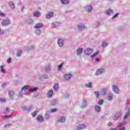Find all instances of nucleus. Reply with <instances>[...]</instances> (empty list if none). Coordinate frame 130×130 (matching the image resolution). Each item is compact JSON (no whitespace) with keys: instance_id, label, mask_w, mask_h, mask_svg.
Wrapping results in <instances>:
<instances>
[{"instance_id":"obj_40","label":"nucleus","mask_w":130,"mask_h":130,"mask_svg":"<svg viewBox=\"0 0 130 130\" xmlns=\"http://www.w3.org/2000/svg\"><path fill=\"white\" fill-rule=\"evenodd\" d=\"M37 113H38V111H35V112H32L31 113V115H32V117H35L36 116V115H37Z\"/></svg>"},{"instance_id":"obj_12","label":"nucleus","mask_w":130,"mask_h":130,"mask_svg":"<svg viewBox=\"0 0 130 130\" xmlns=\"http://www.w3.org/2000/svg\"><path fill=\"white\" fill-rule=\"evenodd\" d=\"M58 122H64L66 121V118L62 116L57 117Z\"/></svg>"},{"instance_id":"obj_4","label":"nucleus","mask_w":130,"mask_h":130,"mask_svg":"<svg viewBox=\"0 0 130 130\" xmlns=\"http://www.w3.org/2000/svg\"><path fill=\"white\" fill-rule=\"evenodd\" d=\"M72 77L73 74H66L63 75L64 80H65V81H70Z\"/></svg>"},{"instance_id":"obj_26","label":"nucleus","mask_w":130,"mask_h":130,"mask_svg":"<svg viewBox=\"0 0 130 130\" xmlns=\"http://www.w3.org/2000/svg\"><path fill=\"white\" fill-rule=\"evenodd\" d=\"M113 99V94L112 93H110V94H108L107 95V100L108 101H111Z\"/></svg>"},{"instance_id":"obj_52","label":"nucleus","mask_w":130,"mask_h":130,"mask_svg":"<svg viewBox=\"0 0 130 130\" xmlns=\"http://www.w3.org/2000/svg\"><path fill=\"white\" fill-rule=\"evenodd\" d=\"M5 34V32L3 30H2V29L0 28V35H3V34Z\"/></svg>"},{"instance_id":"obj_6","label":"nucleus","mask_w":130,"mask_h":130,"mask_svg":"<svg viewBox=\"0 0 130 130\" xmlns=\"http://www.w3.org/2000/svg\"><path fill=\"white\" fill-rule=\"evenodd\" d=\"M105 73V69L102 68L98 69L95 73V76H99V75H101L102 74H104Z\"/></svg>"},{"instance_id":"obj_55","label":"nucleus","mask_w":130,"mask_h":130,"mask_svg":"<svg viewBox=\"0 0 130 130\" xmlns=\"http://www.w3.org/2000/svg\"><path fill=\"white\" fill-rule=\"evenodd\" d=\"M4 110H5L6 112H10V109H9V108H6V109H4Z\"/></svg>"},{"instance_id":"obj_34","label":"nucleus","mask_w":130,"mask_h":130,"mask_svg":"<svg viewBox=\"0 0 130 130\" xmlns=\"http://www.w3.org/2000/svg\"><path fill=\"white\" fill-rule=\"evenodd\" d=\"M51 105H56L57 104V101L56 100H54L51 101Z\"/></svg>"},{"instance_id":"obj_11","label":"nucleus","mask_w":130,"mask_h":130,"mask_svg":"<svg viewBox=\"0 0 130 130\" xmlns=\"http://www.w3.org/2000/svg\"><path fill=\"white\" fill-rule=\"evenodd\" d=\"M112 90L115 94H119V88L115 85H112Z\"/></svg>"},{"instance_id":"obj_44","label":"nucleus","mask_w":130,"mask_h":130,"mask_svg":"<svg viewBox=\"0 0 130 130\" xmlns=\"http://www.w3.org/2000/svg\"><path fill=\"white\" fill-rule=\"evenodd\" d=\"M36 34L37 35H40V34H41V31L40 30V29L36 30Z\"/></svg>"},{"instance_id":"obj_49","label":"nucleus","mask_w":130,"mask_h":130,"mask_svg":"<svg viewBox=\"0 0 130 130\" xmlns=\"http://www.w3.org/2000/svg\"><path fill=\"white\" fill-rule=\"evenodd\" d=\"M8 63H11L12 62V58H9L7 59Z\"/></svg>"},{"instance_id":"obj_31","label":"nucleus","mask_w":130,"mask_h":130,"mask_svg":"<svg viewBox=\"0 0 130 130\" xmlns=\"http://www.w3.org/2000/svg\"><path fill=\"white\" fill-rule=\"evenodd\" d=\"M22 55V50H18L16 54V56L19 57Z\"/></svg>"},{"instance_id":"obj_10","label":"nucleus","mask_w":130,"mask_h":130,"mask_svg":"<svg viewBox=\"0 0 130 130\" xmlns=\"http://www.w3.org/2000/svg\"><path fill=\"white\" fill-rule=\"evenodd\" d=\"M36 120L38 122H43V121H44V118L43 117V116L39 115L36 118Z\"/></svg>"},{"instance_id":"obj_3","label":"nucleus","mask_w":130,"mask_h":130,"mask_svg":"<svg viewBox=\"0 0 130 130\" xmlns=\"http://www.w3.org/2000/svg\"><path fill=\"white\" fill-rule=\"evenodd\" d=\"M120 116H121V112L120 111L117 112L114 114V116L113 117V119L115 121H116V120H118V119L119 117H120Z\"/></svg>"},{"instance_id":"obj_1","label":"nucleus","mask_w":130,"mask_h":130,"mask_svg":"<svg viewBox=\"0 0 130 130\" xmlns=\"http://www.w3.org/2000/svg\"><path fill=\"white\" fill-rule=\"evenodd\" d=\"M11 24V20L8 18H5L3 19L1 22V24L2 26H8V25H10Z\"/></svg>"},{"instance_id":"obj_45","label":"nucleus","mask_w":130,"mask_h":130,"mask_svg":"<svg viewBox=\"0 0 130 130\" xmlns=\"http://www.w3.org/2000/svg\"><path fill=\"white\" fill-rule=\"evenodd\" d=\"M106 91H107V88H104L102 89L103 95H105L106 94Z\"/></svg>"},{"instance_id":"obj_14","label":"nucleus","mask_w":130,"mask_h":130,"mask_svg":"<svg viewBox=\"0 0 130 130\" xmlns=\"http://www.w3.org/2000/svg\"><path fill=\"white\" fill-rule=\"evenodd\" d=\"M94 110L97 113H100V112H101V107L98 105H95L94 106Z\"/></svg>"},{"instance_id":"obj_43","label":"nucleus","mask_w":130,"mask_h":130,"mask_svg":"<svg viewBox=\"0 0 130 130\" xmlns=\"http://www.w3.org/2000/svg\"><path fill=\"white\" fill-rule=\"evenodd\" d=\"M53 88L55 91H57V90H58V85L57 84H55L53 86Z\"/></svg>"},{"instance_id":"obj_63","label":"nucleus","mask_w":130,"mask_h":130,"mask_svg":"<svg viewBox=\"0 0 130 130\" xmlns=\"http://www.w3.org/2000/svg\"><path fill=\"white\" fill-rule=\"evenodd\" d=\"M11 116L10 115H6V116H5V118H9V117H10Z\"/></svg>"},{"instance_id":"obj_58","label":"nucleus","mask_w":130,"mask_h":130,"mask_svg":"<svg viewBox=\"0 0 130 130\" xmlns=\"http://www.w3.org/2000/svg\"><path fill=\"white\" fill-rule=\"evenodd\" d=\"M21 9V11L24 12V9H25V6H22Z\"/></svg>"},{"instance_id":"obj_19","label":"nucleus","mask_w":130,"mask_h":130,"mask_svg":"<svg viewBox=\"0 0 130 130\" xmlns=\"http://www.w3.org/2000/svg\"><path fill=\"white\" fill-rule=\"evenodd\" d=\"M60 25L59 22H54L51 24V28H57Z\"/></svg>"},{"instance_id":"obj_36","label":"nucleus","mask_w":130,"mask_h":130,"mask_svg":"<svg viewBox=\"0 0 130 130\" xmlns=\"http://www.w3.org/2000/svg\"><path fill=\"white\" fill-rule=\"evenodd\" d=\"M99 53V51H98L95 53H93L92 55H91L90 57L93 58V57H95V56H96V55H98Z\"/></svg>"},{"instance_id":"obj_2","label":"nucleus","mask_w":130,"mask_h":130,"mask_svg":"<svg viewBox=\"0 0 130 130\" xmlns=\"http://www.w3.org/2000/svg\"><path fill=\"white\" fill-rule=\"evenodd\" d=\"M57 45L61 48V47H63V46L64 45V41L62 40V39L58 38L57 41Z\"/></svg>"},{"instance_id":"obj_61","label":"nucleus","mask_w":130,"mask_h":130,"mask_svg":"<svg viewBox=\"0 0 130 130\" xmlns=\"http://www.w3.org/2000/svg\"><path fill=\"white\" fill-rule=\"evenodd\" d=\"M112 123L111 122H109L108 124V126H111V125H112Z\"/></svg>"},{"instance_id":"obj_22","label":"nucleus","mask_w":130,"mask_h":130,"mask_svg":"<svg viewBox=\"0 0 130 130\" xmlns=\"http://www.w3.org/2000/svg\"><path fill=\"white\" fill-rule=\"evenodd\" d=\"M34 17H36V18H39L40 16H41V13L39 12V11H36L33 14Z\"/></svg>"},{"instance_id":"obj_59","label":"nucleus","mask_w":130,"mask_h":130,"mask_svg":"<svg viewBox=\"0 0 130 130\" xmlns=\"http://www.w3.org/2000/svg\"><path fill=\"white\" fill-rule=\"evenodd\" d=\"M0 16L1 17H5V14H4V13L0 12Z\"/></svg>"},{"instance_id":"obj_7","label":"nucleus","mask_w":130,"mask_h":130,"mask_svg":"<svg viewBox=\"0 0 130 130\" xmlns=\"http://www.w3.org/2000/svg\"><path fill=\"white\" fill-rule=\"evenodd\" d=\"M54 14L52 11H49L46 15V19H49L53 17Z\"/></svg>"},{"instance_id":"obj_48","label":"nucleus","mask_w":130,"mask_h":130,"mask_svg":"<svg viewBox=\"0 0 130 130\" xmlns=\"http://www.w3.org/2000/svg\"><path fill=\"white\" fill-rule=\"evenodd\" d=\"M95 95L96 96V98H98V97L99 96V91H95Z\"/></svg>"},{"instance_id":"obj_32","label":"nucleus","mask_w":130,"mask_h":130,"mask_svg":"<svg viewBox=\"0 0 130 130\" xmlns=\"http://www.w3.org/2000/svg\"><path fill=\"white\" fill-rule=\"evenodd\" d=\"M51 65L50 64H48L46 67H45V71H50L51 70Z\"/></svg>"},{"instance_id":"obj_27","label":"nucleus","mask_w":130,"mask_h":130,"mask_svg":"<svg viewBox=\"0 0 130 130\" xmlns=\"http://www.w3.org/2000/svg\"><path fill=\"white\" fill-rule=\"evenodd\" d=\"M21 109L22 110H24V111H26V112H29V111L31 110V108H27L26 107L23 106V107H21Z\"/></svg>"},{"instance_id":"obj_39","label":"nucleus","mask_w":130,"mask_h":130,"mask_svg":"<svg viewBox=\"0 0 130 130\" xmlns=\"http://www.w3.org/2000/svg\"><path fill=\"white\" fill-rule=\"evenodd\" d=\"M30 92H36L37 91V88L36 87H33L29 89Z\"/></svg>"},{"instance_id":"obj_38","label":"nucleus","mask_w":130,"mask_h":130,"mask_svg":"<svg viewBox=\"0 0 130 130\" xmlns=\"http://www.w3.org/2000/svg\"><path fill=\"white\" fill-rule=\"evenodd\" d=\"M0 70H1V73H3L4 74L6 73V70H5V69H4V66H0Z\"/></svg>"},{"instance_id":"obj_5","label":"nucleus","mask_w":130,"mask_h":130,"mask_svg":"<svg viewBox=\"0 0 130 130\" xmlns=\"http://www.w3.org/2000/svg\"><path fill=\"white\" fill-rule=\"evenodd\" d=\"M77 29L79 31H83V30H85L86 29V27L85 25L83 23H80L77 26Z\"/></svg>"},{"instance_id":"obj_47","label":"nucleus","mask_w":130,"mask_h":130,"mask_svg":"<svg viewBox=\"0 0 130 130\" xmlns=\"http://www.w3.org/2000/svg\"><path fill=\"white\" fill-rule=\"evenodd\" d=\"M104 102V101L103 100H100L98 102V104H99V105H102V104H103Z\"/></svg>"},{"instance_id":"obj_15","label":"nucleus","mask_w":130,"mask_h":130,"mask_svg":"<svg viewBox=\"0 0 130 130\" xmlns=\"http://www.w3.org/2000/svg\"><path fill=\"white\" fill-rule=\"evenodd\" d=\"M84 128H86V125L84 124H81L77 126L75 130H82L84 129Z\"/></svg>"},{"instance_id":"obj_41","label":"nucleus","mask_w":130,"mask_h":130,"mask_svg":"<svg viewBox=\"0 0 130 130\" xmlns=\"http://www.w3.org/2000/svg\"><path fill=\"white\" fill-rule=\"evenodd\" d=\"M57 111V109H56V108L50 110V112H51V113H54L55 112H56Z\"/></svg>"},{"instance_id":"obj_28","label":"nucleus","mask_w":130,"mask_h":130,"mask_svg":"<svg viewBox=\"0 0 130 130\" xmlns=\"http://www.w3.org/2000/svg\"><path fill=\"white\" fill-rule=\"evenodd\" d=\"M60 2L62 5H68L70 3V1L68 0H60Z\"/></svg>"},{"instance_id":"obj_23","label":"nucleus","mask_w":130,"mask_h":130,"mask_svg":"<svg viewBox=\"0 0 130 130\" xmlns=\"http://www.w3.org/2000/svg\"><path fill=\"white\" fill-rule=\"evenodd\" d=\"M9 6L10 7L11 9H12V10H14V9H16V6H15V4H14L13 2H9Z\"/></svg>"},{"instance_id":"obj_33","label":"nucleus","mask_w":130,"mask_h":130,"mask_svg":"<svg viewBox=\"0 0 130 130\" xmlns=\"http://www.w3.org/2000/svg\"><path fill=\"white\" fill-rule=\"evenodd\" d=\"M23 91L21 90L17 95L18 97L19 98H22V97H23Z\"/></svg>"},{"instance_id":"obj_21","label":"nucleus","mask_w":130,"mask_h":130,"mask_svg":"<svg viewBox=\"0 0 130 130\" xmlns=\"http://www.w3.org/2000/svg\"><path fill=\"white\" fill-rule=\"evenodd\" d=\"M53 95V90L52 89L50 90L47 94V97L48 98H50V97H52Z\"/></svg>"},{"instance_id":"obj_30","label":"nucleus","mask_w":130,"mask_h":130,"mask_svg":"<svg viewBox=\"0 0 130 130\" xmlns=\"http://www.w3.org/2000/svg\"><path fill=\"white\" fill-rule=\"evenodd\" d=\"M86 106H87V103L86 102V101H84L83 102V103L81 106V108H85V107H86Z\"/></svg>"},{"instance_id":"obj_53","label":"nucleus","mask_w":130,"mask_h":130,"mask_svg":"<svg viewBox=\"0 0 130 130\" xmlns=\"http://www.w3.org/2000/svg\"><path fill=\"white\" fill-rule=\"evenodd\" d=\"M34 48V47L33 46H31L30 47H28L27 48V50H32V49H33Z\"/></svg>"},{"instance_id":"obj_46","label":"nucleus","mask_w":130,"mask_h":130,"mask_svg":"<svg viewBox=\"0 0 130 130\" xmlns=\"http://www.w3.org/2000/svg\"><path fill=\"white\" fill-rule=\"evenodd\" d=\"M63 66V62H62L60 64H59L58 66V70H61V69H62Z\"/></svg>"},{"instance_id":"obj_17","label":"nucleus","mask_w":130,"mask_h":130,"mask_svg":"<svg viewBox=\"0 0 130 130\" xmlns=\"http://www.w3.org/2000/svg\"><path fill=\"white\" fill-rule=\"evenodd\" d=\"M85 11L87 12L88 13H90V12H92V10H93V8L91 6H87L85 7Z\"/></svg>"},{"instance_id":"obj_42","label":"nucleus","mask_w":130,"mask_h":130,"mask_svg":"<svg viewBox=\"0 0 130 130\" xmlns=\"http://www.w3.org/2000/svg\"><path fill=\"white\" fill-rule=\"evenodd\" d=\"M130 113L129 112H128L125 114V115L124 116L123 119H126L128 116H129Z\"/></svg>"},{"instance_id":"obj_50","label":"nucleus","mask_w":130,"mask_h":130,"mask_svg":"<svg viewBox=\"0 0 130 130\" xmlns=\"http://www.w3.org/2000/svg\"><path fill=\"white\" fill-rule=\"evenodd\" d=\"M107 45H108V44H107L106 43H103V45H102V47H106V46H107Z\"/></svg>"},{"instance_id":"obj_54","label":"nucleus","mask_w":130,"mask_h":130,"mask_svg":"<svg viewBox=\"0 0 130 130\" xmlns=\"http://www.w3.org/2000/svg\"><path fill=\"white\" fill-rule=\"evenodd\" d=\"M11 125H12V124H7L4 125V127H8L9 126H11Z\"/></svg>"},{"instance_id":"obj_56","label":"nucleus","mask_w":130,"mask_h":130,"mask_svg":"<svg viewBox=\"0 0 130 130\" xmlns=\"http://www.w3.org/2000/svg\"><path fill=\"white\" fill-rule=\"evenodd\" d=\"M118 15H119V13H117V14H116L115 15H114V16H113V18L114 19V18L117 17V16H118Z\"/></svg>"},{"instance_id":"obj_29","label":"nucleus","mask_w":130,"mask_h":130,"mask_svg":"<svg viewBox=\"0 0 130 130\" xmlns=\"http://www.w3.org/2000/svg\"><path fill=\"white\" fill-rule=\"evenodd\" d=\"M29 89V85H25L24 86H23L21 90L23 92V91H27V89Z\"/></svg>"},{"instance_id":"obj_18","label":"nucleus","mask_w":130,"mask_h":130,"mask_svg":"<svg viewBox=\"0 0 130 130\" xmlns=\"http://www.w3.org/2000/svg\"><path fill=\"white\" fill-rule=\"evenodd\" d=\"M43 27V23L40 22L34 26L35 29H39V28H42Z\"/></svg>"},{"instance_id":"obj_62","label":"nucleus","mask_w":130,"mask_h":130,"mask_svg":"<svg viewBox=\"0 0 130 130\" xmlns=\"http://www.w3.org/2000/svg\"><path fill=\"white\" fill-rule=\"evenodd\" d=\"M125 127H124L119 129V130H125Z\"/></svg>"},{"instance_id":"obj_9","label":"nucleus","mask_w":130,"mask_h":130,"mask_svg":"<svg viewBox=\"0 0 130 130\" xmlns=\"http://www.w3.org/2000/svg\"><path fill=\"white\" fill-rule=\"evenodd\" d=\"M38 78L39 80L41 81H42L43 79H48V75H47L46 74H40L39 75Z\"/></svg>"},{"instance_id":"obj_35","label":"nucleus","mask_w":130,"mask_h":130,"mask_svg":"<svg viewBox=\"0 0 130 130\" xmlns=\"http://www.w3.org/2000/svg\"><path fill=\"white\" fill-rule=\"evenodd\" d=\"M86 88H92V83L91 82H89L85 85Z\"/></svg>"},{"instance_id":"obj_24","label":"nucleus","mask_w":130,"mask_h":130,"mask_svg":"<svg viewBox=\"0 0 130 130\" xmlns=\"http://www.w3.org/2000/svg\"><path fill=\"white\" fill-rule=\"evenodd\" d=\"M50 113H51L50 110L49 111H46L45 115V118H49V117H50Z\"/></svg>"},{"instance_id":"obj_57","label":"nucleus","mask_w":130,"mask_h":130,"mask_svg":"<svg viewBox=\"0 0 130 130\" xmlns=\"http://www.w3.org/2000/svg\"><path fill=\"white\" fill-rule=\"evenodd\" d=\"M6 84H7V83H3L2 84V85H1V87H2V88H4V87H5V86H6Z\"/></svg>"},{"instance_id":"obj_64","label":"nucleus","mask_w":130,"mask_h":130,"mask_svg":"<svg viewBox=\"0 0 130 130\" xmlns=\"http://www.w3.org/2000/svg\"><path fill=\"white\" fill-rule=\"evenodd\" d=\"M95 61H99V58H95Z\"/></svg>"},{"instance_id":"obj_16","label":"nucleus","mask_w":130,"mask_h":130,"mask_svg":"<svg viewBox=\"0 0 130 130\" xmlns=\"http://www.w3.org/2000/svg\"><path fill=\"white\" fill-rule=\"evenodd\" d=\"M14 95H15V92L13 90H10L9 92V96L10 99H14Z\"/></svg>"},{"instance_id":"obj_20","label":"nucleus","mask_w":130,"mask_h":130,"mask_svg":"<svg viewBox=\"0 0 130 130\" xmlns=\"http://www.w3.org/2000/svg\"><path fill=\"white\" fill-rule=\"evenodd\" d=\"M83 48H79L76 50L77 55H78V56L81 55V54H82V53L83 52Z\"/></svg>"},{"instance_id":"obj_60","label":"nucleus","mask_w":130,"mask_h":130,"mask_svg":"<svg viewBox=\"0 0 130 130\" xmlns=\"http://www.w3.org/2000/svg\"><path fill=\"white\" fill-rule=\"evenodd\" d=\"M71 12H72V11L67 10L66 11H65V13H66V14H68V13H71Z\"/></svg>"},{"instance_id":"obj_8","label":"nucleus","mask_w":130,"mask_h":130,"mask_svg":"<svg viewBox=\"0 0 130 130\" xmlns=\"http://www.w3.org/2000/svg\"><path fill=\"white\" fill-rule=\"evenodd\" d=\"M84 52L86 55H89V54H91L93 52V49L87 48L84 51Z\"/></svg>"},{"instance_id":"obj_13","label":"nucleus","mask_w":130,"mask_h":130,"mask_svg":"<svg viewBox=\"0 0 130 130\" xmlns=\"http://www.w3.org/2000/svg\"><path fill=\"white\" fill-rule=\"evenodd\" d=\"M24 21L25 23L27 24V25H30V24H33V22H34L33 19L31 18H26Z\"/></svg>"},{"instance_id":"obj_37","label":"nucleus","mask_w":130,"mask_h":130,"mask_svg":"<svg viewBox=\"0 0 130 130\" xmlns=\"http://www.w3.org/2000/svg\"><path fill=\"white\" fill-rule=\"evenodd\" d=\"M125 123H126L125 121H122L121 123H120L117 126H118V127H121V126H122V125H124V124H125Z\"/></svg>"},{"instance_id":"obj_51","label":"nucleus","mask_w":130,"mask_h":130,"mask_svg":"<svg viewBox=\"0 0 130 130\" xmlns=\"http://www.w3.org/2000/svg\"><path fill=\"white\" fill-rule=\"evenodd\" d=\"M0 101L2 103H4V102H6V99H0Z\"/></svg>"},{"instance_id":"obj_25","label":"nucleus","mask_w":130,"mask_h":130,"mask_svg":"<svg viewBox=\"0 0 130 130\" xmlns=\"http://www.w3.org/2000/svg\"><path fill=\"white\" fill-rule=\"evenodd\" d=\"M106 14L107 16H111L112 14H113V11L111 9H109L106 11Z\"/></svg>"}]
</instances>
